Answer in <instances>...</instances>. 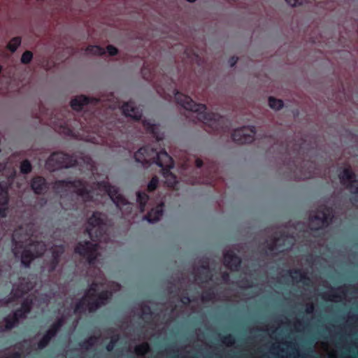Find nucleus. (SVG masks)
Returning <instances> with one entry per match:
<instances>
[{"instance_id": "nucleus-1", "label": "nucleus", "mask_w": 358, "mask_h": 358, "mask_svg": "<svg viewBox=\"0 0 358 358\" xmlns=\"http://www.w3.org/2000/svg\"><path fill=\"white\" fill-rule=\"evenodd\" d=\"M220 266L210 262L208 259L196 261L193 268L194 281L182 278L169 287L170 294L176 293L177 301L184 305L189 303L194 311L199 302L204 305L213 303L220 299V295L215 293V287L221 282L229 281V273L217 271Z\"/></svg>"}, {"instance_id": "nucleus-2", "label": "nucleus", "mask_w": 358, "mask_h": 358, "mask_svg": "<svg viewBox=\"0 0 358 358\" xmlns=\"http://www.w3.org/2000/svg\"><path fill=\"white\" fill-rule=\"evenodd\" d=\"M53 187L61 195H66L69 192H75L84 201H90L95 193L100 194L102 192H106L124 215H129L133 209V204L125 198L120 189L108 182H98L90 185L82 180H58L55 182Z\"/></svg>"}, {"instance_id": "nucleus-3", "label": "nucleus", "mask_w": 358, "mask_h": 358, "mask_svg": "<svg viewBox=\"0 0 358 358\" xmlns=\"http://www.w3.org/2000/svg\"><path fill=\"white\" fill-rule=\"evenodd\" d=\"M278 281L280 283H301L303 286L308 287L304 288V289L310 292L309 287L310 286L314 294L320 295L325 301L338 302L345 299V301H351L353 298L358 297V290L353 286H345L334 289L329 286V283L324 280H320L317 282H313L301 270L285 271L278 277Z\"/></svg>"}, {"instance_id": "nucleus-4", "label": "nucleus", "mask_w": 358, "mask_h": 358, "mask_svg": "<svg viewBox=\"0 0 358 358\" xmlns=\"http://www.w3.org/2000/svg\"><path fill=\"white\" fill-rule=\"evenodd\" d=\"M308 324L304 321L296 320L293 324L285 317L280 322H276V327H266L264 334L269 336L274 342L270 348L269 353L276 358H299V352L295 342H288L287 336L292 331H301Z\"/></svg>"}, {"instance_id": "nucleus-5", "label": "nucleus", "mask_w": 358, "mask_h": 358, "mask_svg": "<svg viewBox=\"0 0 358 358\" xmlns=\"http://www.w3.org/2000/svg\"><path fill=\"white\" fill-rule=\"evenodd\" d=\"M120 287L118 283L106 282L103 274L99 271L89 289L80 301L75 302L73 306L69 310L67 315H70L72 311L75 313H80L87 310L89 312L95 311L108 302L113 291H118Z\"/></svg>"}, {"instance_id": "nucleus-6", "label": "nucleus", "mask_w": 358, "mask_h": 358, "mask_svg": "<svg viewBox=\"0 0 358 358\" xmlns=\"http://www.w3.org/2000/svg\"><path fill=\"white\" fill-rule=\"evenodd\" d=\"M107 217L105 214L94 212L87 221L86 230L92 241L80 242L75 248L76 253L85 259L90 264H94L101 255L100 250L102 242H106L108 236L106 235Z\"/></svg>"}, {"instance_id": "nucleus-7", "label": "nucleus", "mask_w": 358, "mask_h": 358, "mask_svg": "<svg viewBox=\"0 0 358 358\" xmlns=\"http://www.w3.org/2000/svg\"><path fill=\"white\" fill-rule=\"evenodd\" d=\"M176 102L188 111L185 115L193 122L200 121L214 130H217L224 123V120L218 114L206 112L203 104H196L193 100L184 94L173 90Z\"/></svg>"}, {"instance_id": "nucleus-8", "label": "nucleus", "mask_w": 358, "mask_h": 358, "mask_svg": "<svg viewBox=\"0 0 358 358\" xmlns=\"http://www.w3.org/2000/svg\"><path fill=\"white\" fill-rule=\"evenodd\" d=\"M306 228V226L303 222H298L279 229L275 232L272 239L266 241L265 252L267 254H276L291 249L295 240L292 236H288L286 234H293L294 230L301 231H304Z\"/></svg>"}, {"instance_id": "nucleus-9", "label": "nucleus", "mask_w": 358, "mask_h": 358, "mask_svg": "<svg viewBox=\"0 0 358 358\" xmlns=\"http://www.w3.org/2000/svg\"><path fill=\"white\" fill-rule=\"evenodd\" d=\"M134 158L136 162L140 163L145 168L149 167L152 164H156L162 168L174 166L173 159L166 151L162 150L158 152L149 146L138 149L134 154Z\"/></svg>"}, {"instance_id": "nucleus-10", "label": "nucleus", "mask_w": 358, "mask_h": 358, "mask_svg": "<svg viewBox=\"0 0 358 358\" xmlns=\"http://www.w3.org/2000/svg\"><path fill=\"white\" fill-rule=\"evenodd\" d=\"M48 124L58 133L66 136L73 135V131L78 129V123L74 119V114L66 108L52 111Z\"/></svg>"}, {"instance_id": "nucleus-11", "label": "nucleus", "mask_w": 358, "mask_h": 358, "mask_svg": "<svg viewBox=\"0 0 358 358\" xmlns=\"http://www.w3.org/2000/svg\"><path fill=\"white\" fill-rule=\"evenodd\" d=\"M287 174L291 180H308L317 175V167L313 162L300 155L289 163Z\"/></svg>"}, {"instance_id": "nucleus-12", "label": "nucleus", "mask_w": 358, "mask_h": 358, "mask_svg": "<svg viewBox=\"0 0 358 358\" xmlns=\"http://www.w3.org/2000/svg\"><path fill=\"white\" fill-rule=\"evenodd\" d=\"M46 250L47 246L44 242L34 241L33 237L22 250L15 247L12 248V252L15 258L20 259L24 266L29 267L30 263L35 258L42 256Z\"/></svg>"}, {"instance_id": "nucleus-13", "label": "nucleus", "mask_w": 358, "mask_h": 358, "mask_svg": "<svg viewBox=\"0 0 358 358\" xmlns=\"http://www.w3.org/2000/svg\"><path fill=\"white\" fill-rule=\"evenodd\" d=\"M333 217L334 214L331 208L327 206H320L310 213L308 228L311 231L323 229L331 224Z\"/></svg>"}, {"instance_id": "nucleus-14", "label": "nucleus", "mask_w": 358, "mask_h": 358, "mask_svg": "<svg viewBox=\"0 0 358 358\" xmlns=\"http://www.w3.org/2000/svg\"><path fill=\"white\" fill-rule=\"evenodd\" d=\"M32 301L27 299L22 303L20 309L16 310L3 318L0 322V331H8L24 321L31 308Z\"/></svg>"}, {"instance_id": "nucleus-15", "label": "nucleus", "mask_w": 358, "mask_h": 358, "mask_svg": "<svg viewBox=\"0 0 358 358\" xmlns=\"http://www.w3.org/2000/svg\"><path fill=\"white\" fill-rule=\"evenodd\" d=\"M77 163L78 159L76 156L63 152H55L46 159L45 168L52 172L61 169L73 167Z\"/></svg>"}, {"instance_id": "nucleus-16", "label": "nucleus", "mask_w": 358, "mask_h": 358, "mask_svg": "<svg viewBox=\"0 0 358 358\" xmlns=\"http://www.w3.org/2000/svg\"><path fill=\"white\" fill-rule=\"evenodd\" d=\"M35 231V226L31 223L25 224L15 229L12 236V248L17 247L19 250H22L34 237Z\"/></svg>"}, {"instance_id": "nucleus-17", "label": "nucleus", "mask_w": 358, "mask_h": 358, "mask_svg": "<svg viewBox=\"0 0 358 358\" xmlns=\"http://www.w3.org/2000/svg\"><path fill=\"white\" fill-rule=\"evenodd\" d=\"M341 183L345 186L355 196L352 199V203L358 207V180H355V174L350 169H345L340 174Z\"/></svg>"}, {"instance_id": "nucleus-18", "label": "nucleus", "mask_w": 358, "mask_h": 358, "mask_svg": "<svg viewBox=\"0 0 358 358\" xmlns=\"http://www.w3.org/2000/svg\"><path fill=\"white\" fill-rule=\"evenodd\" d=\"M241 248L240 245H235L225 248L222 252L223 264L231 271H236L240 266L241 260L236 252H240Z\"/></svg>"}, {"instance_id": "nucleus-19", "label": "nucleus", "mask_w": 358, "mask_h": 358, "mask_svg": "<svg viewBox=\"0 0 358 358\" xmlns=\"http://www.w3.org/2000/svg\"><path fill=\"white\" fill-rule=\"evenodd\" d=\"M99 99L92 96H86L84 94H79L73 96L69 101V106L71 109L76 112L82 111L85 107L88 106H95L99 102Z\"/></svg>"}, {"instance_id": "nucleus-20", "label": "nucleus", "mask_w": 358, "mask_h": 358, "mask_svg": "<svg viewBox=\"0 0 358 358\" xmlns=\"http://www.w3.org/2000/svg\"><path fill=\"white\" fill-rule=\"evenodd\" d=\"M255 134V127H244L234 131L232 139L238 144L250 143L254 141Z\"/></svg>"}, {"instance_id": "nucleus-21", "label": "nucleus", "mask_w": 358, "mask_h": 358, "mask_svg": "<svg viewBox=\"0 0 358 358\" xmlns=\"http://www.w3.org/2000/svg\"><path fill=\"white\" fill-rule=\"evenodd\" d=\"M66 316H62L58 318L57 320L52 324L50 328L38 343V349H43L48 345L50 341L55 336L58 330L64 324Z\"/></svg>"}, {"instance_id": "nucleus-22", "label": "nucleus", "mask_w": 358, "mask_h": 358, "mask_svg": "<svg viewBox=\"0 0 358 358\" xmlns=\"http://www.w3.org/2000/svg\"><path fill=\"white\" fill-rule=\"evenodd\" d=\"M8 159L3 162H0V176L5 175L7 171ZM8 196L6 188L3 187L0 183V215L1 217L6 216V210L8 208Z\"/></svg>"}, {"instance_id": "nucleus-23", "label": "nucleus", "mask_w": 358, "mask_h": 358, "mask_svg": "<svg viewBox=\"0 0 358 358\" xmlns=\"http://www.w3.org/2000/svg\"><path fill=\"white\" fill-rule=\"evenodd\" d=\"M34 283L31 282L28 278H22L20 281V284L17 286H15L10 293V296L8 299L5 300V303H10L12 299L15 297H21L24 293L27 292L30 289H33Z\"/></svg>"}, {"instance_id": "nucleus-24", "label": "nucleus", "mask_w": 358, "mask_h": 358, "mask_svg": "<svg viewBox=\"0 0 358 358\" xmlns=\"http://www.w3.org/2000/svg\"><path fill=\"white\" fill-rule=\"evenodd\" d=\"M247 283L244 282V280H238L236 282H232L233 286H236L238 289V292L241 293L243 297L241 299H249L257 294L258 288L248 282V280H246Z\"/></svg>"}, {"instance_id": "nucleus-25", "label": "nucleus", "mask_w": 358, "mask_h": 358, "mask_svg": "<svg viewBox=\"0 0 358 358\" xmlns=\"http://www.w3.org/2000/svg\"><path fill=\"white\" fill-rule=\"evenodd\" d=\"M122 113L132 120H140L142 116L141 110L137 108L134 102L129 101L124 103L122 108Z\"/></svg>"}, {"instance_id": "nucleus-26", "label": "nucleus", "mask_w": 358, "mask_h": 358, "mask_svg": "<svg viewBox=\"0 0 358 358\" xmlns=\"http://www.w3.org/2000/svg\"><path fill=\"white\" fill-rule=\"evenodd\" d=\"M30 187L36 194H43L48 192L49 186L45 179L41 176H34L30 181Z\"/></svg>"}, {"instance_id": "nucleus-27", "label": "nucleus", "mask_w": 358, "mask_h": 358, "mask_svg": "<svg viewBox=\"0 0 358 358\" xmlns=\"http://www.w3.org/2000/svg\"><path fill=\"white\" fill-rule=\"evenodd\" d=\"M163 215V203L158 205L155 208H152L148 215L143 217V220H148V222L154 224L158 222Z\"/></svg>"}, {"instance_id": "nucleus-28", "label": "nucleus", "mask_w": 358, "mask_h": 358, "mask_svg": "<svg viewBox=\"0 0 358 358\" xmlns=\"http://www.w3.org/2000/svg\"><path fill=\"white\" fill-rule=\"evenodd\" d=\"M64 250L62 246H55L52 248V259L50 264L47 265L48 271H52L55 269L59 262V257L63 254Z\"/></svg>"}, {"instance_id": "nucleus-29", "label": "nucleus", "mask_w": 358, "mask_h": 358, "mask_svg": "<svg viewBox=\"0 0 358 358\" xmlns=\"http://www.w3.org/2000/svg\"><path fill=\"white\" fill-rule=\"evenodd\" d=\"M141 122L145 129L151 132L157 141L163 138V134H159L157 125L152 124L150 120H143Z\"/></svg>"}, {"instance_id": "nucleus-30", "label": "nucleus", "mask_w": 358, "mask_h": 358, "mask_svg": "<svg viewBox=\"0 0 358 358\" xmlns=\"http://www.w3.org/2000/svg\"><path fill=\"white\" fill-rule=\"evenodd\" d=\"M171 168H162V174L166 179V183L169 187H173L178 183L176 176L170 171Z\"/></svg>"}, {"instance_id": "nucleus-31", "label": "nucleus", "mask_w": 358, "mask_h": 358, "mask_svg": "<svg viewBox=\"0 0 358 358\" xmlns=\"http://www.w3.org/2000/svg\"><path fill=\"white\" fill-rule=\"evenodd\" d=\"M152 306H153V303H152V306H149L146 303H143L141 306V317L146 322H148V321L152 319V315L155 314L152 311Z\"/></svg>"}, {"instance_id": "nucleus-32", "label": "nucleus", "mask_w": 358, "mask_h": 358, "mask_svg": "<svg viewBox=\"0 0 358 358\" xmlns=\"http://www.w3.org/2000/svg\"><path fill=\"white\" fill-rule=\"evenodd\" d=\"M85 52L88 56H101L106 53L105 49L99 45H89Z\"/></svg>"}, {"instance_id": "nucleus-33", "label": "nucleus", "mask_w": 358, "mask_h": 358, "mask_svg": "<svg viewBox=\"0 0 358 358\" xmlns=\"http://www.w3.org/2000/svg\"><path fill=\"white\" fill-rule=\"evenodd\" d=\"M29 353V351L19 352L18 351H15L14 349H8L0 352V358H20L22 355H27Z\"/></svg>"}, {"instance_id": "nucleus-34", "label": "nucleus", "mask_w": 358, "mask_h": 358, "mask_svg": "<svg viewBox=\"0 0 358 358\" xmlns=\"http://www.w3.org/2000/svg\"><path fill=\"white\" fill-rule=\"evenodd\" d=\"M268 104L272 110L275 111H278L284 107V102L282 99L271 96L268 98Z\"/></svg>"}, {"instance_id": "nucleus-35", "label": "nucleus", "mask_w": 358, "mask_h": 358, "mask_svg": "<svg viewBox=\"0 0 358 358\" xmlns=\"http://www.w3.org/2000/svg\"><path fill=\"white\" fill-rule=\"evenodd\" d=\"M22 38L20 36H15L12 38L6 45V48L11 52L14 53L17 48L21 45Z\"/></svg>"}, {"instance_id": "nucleus-36", "label": "nucleus", "mask_w": 358, "mask_h": 358, "mask_svg": "<svg viewBox=\"0 0 358 358\" xmlns=\"http://www.w3.org/2000/svg\"><path fill=\"white\" fill-rule=\"evenodd\" d=\"M136 196L140 210L143 212L145 210V206L148 201V196L145 192H138Z\"/></svg>"}, {"instance_id": "nucleus-37", "label": "nucleus", "mask_w": 358, "mask_h": 358, "mask_svg": "<svg viewBox=\"0 0 358 358\" xmlns=\"http://www.w3.org/2000/svg\"><path fill=\"white\" fill-rule=\"evenodd\" d=\"M347 324L348 326H352L353 330L351 331V334L358 331V315H349Z\"/></svg>"}, {"instance_id": "nucleus-38", "label": "nucleus", "mask_w": 358, "mask_h": 358, "mask_svg": "<svg viewBox=\"0 0 358 358\" xmlns=\"http://www.w3.org/2000/svg\"><path fill=\"white\" fill-rule=\"evenodd\" d=\"M20 170L22 174H28L32 171V166L28 159L23 160L20 165Z\"/></svg>"}, {"instance_id": "nucleus-39", "label": "nucleus", "mask_w": 358, "mask_h": 358, "mask_svg": "<svg viewBox=\"0 0 358 358\" xmlns=\"http://www.w3.org/2000/svg\"><path fill=\"white\" fill-rule=\"evenodd\" d=\"M320 345L324 353L325 354V356H327V358H337L336 352L334 350H330L327 343H322Z\"/></svg>"}, {"instance_id": "nucleus-40", "label": "nucleus", "mask_w": 358, "mask_h": 358, "mask_svg": "<svg viewBox=\"0 0 358 358\" xmlns=\"http://www.w3.org/2000/svg\"><path fill=\"white\" fill-rule=\"evenodd\" d=\"M33 59V53L30 50L24 52L20 58V62L22 64H29Z\"/></svg>"}, {"instance_id": "nucleus-41", "label": "nucleus", "mask_w": 358, "mask_h": 358, "mask_svg": "<svg viewBox=\"0 0 358 358\" xmlns=\"http://www.w3.org/2000/svg\"><path fill=\"white\" fill-rule=\"evenodd\" d=\"M99 341V338L95 336L89 338L87 341L83 342L81 345V348L85 350H88L90 347L95 345Z\"/></svg>"}, {"instance_id": "nucleus-42", "label": "nucleus", "mask_w": 358, "mask_h": 358, "mask_svg": "<svg viewBox=\"0 0 358 358\" xmlns=\"http://www.w3.org/2000/svg\"><path fill=\"white\" fill-rule=\"evenodd\" d=\"M149 350V345L148 343H144L141 345L135 347V352L138 355H143L147 352Z\"/></svg>"}, {"instance_id": "nucleus-43", "label": "nucleus", "mask_w": 358, "mask_h": 358, "mask_svg": "<svg viewBox=\"0 0 358 358\" xmlns=\"http://www.w3.org/2000/svg\"><path fill=\"white\" fill-rule=\"evenodd\" d=\"M238 298H240V296H238ZM218 301H238V299H237V296L234 295L233 297L231 295V294L227 292L226 294H224L223 296L220 295V299Z\"/></svg>"}, {"instance_id": "nucleus-44", "label": "nucleus", "mask_w": 358, "mask_h": 358, "mask_svg": "<svg viewBox=\"0 0 358 358\" xmlns=\"http://www.w3.org/2000/svg\"><path fill=\"white\" fill-rule=\"evenodd\" d=\"M105 50H106V52H107L109 56L117 55L119 52L118 49L112 45H107Z\"/></svg>"}, {"instance_id": "nucleus-45", "label": "nucleus", "mask_w": 358, "mask_h": 358, "mask_svg": "<svg viewBox=\"0 0 358 358\" xmlns=\"http://www.w3.org/2000/svg\"><path fill=\"white\" fill-rule=\"evenodd\" d=\"M158 181V178L156 176L153 177L148 185V189L150 191H153L154 189H155V188L157 186Z\"/></svg>"}, {"instance_id": "nucleus-46", "label": "nucleus", "mask_w": 358, "mask_h": 358, "mask_svg": "<svg viewBox=\"0 0 358 358\" xmlns=\"http://www.w3.org/2000/svg\"><path fill=\"white\" fill-rule=\"evenodd\" d=\"M286 2L292 7H296L303 5L306 0H285Z\"/></svg>"}, {"instance_id": "nucleus-47", "label": "nucleus", "mask_w": 358, "mask_h": 358, "mask_svg": "<svg viewBox=\"0 0 358 358\" xmlns=\"http://www.w3.org/2000/svg\"><path fill=\"white\" fill-rule=\"evenodd\" d=\"M222 342L227 346H230L234 343V338L231 335L224 336L222 339Z\"/></svg>"}, {"instance_id": "nucleus-48", "label": "nucleus", "mask_w": 358, "mask_h": 358, "mask_svg": "<svg viewBox=\"0 0 358 358\" xmlns=\"http://www.w3.org/2000/svg\"><path fill=\"white\" fill-rule=\"evenodd\" d=\"M119 338L116 336H113L111 337V340L110 343L107 345L106 348L108 351H110L113 349L115 346V343L118 341Z\"/></svg>"}, {"instance_id": "nucleus-49", "label": "nucleus", "mask_w": 358, "mask_h": 358, "mask_svg": "<svg viewBox=\"0 0 358 358\" xmlns=\"http://www.w3.org/2000/svg\"><path fill=\"white\" fill-rule=\"evenodd\" d=\"M84 163L87 164V166H89L90 169H92L94 167V162L90 157L85 156L82 158Z\"/></svg>"}, {"instance_id": "nucleus-50", "label": "nucleus", "mask_w": 358, "mask_h": 358, "mask_svg": "<svg viewBox=\"0 0 358 358\" xmlns=\"http://www.w3.org/2000/svg\"><path fill=\"white\" fill-rule=\"evenodd\" d=\"M194 164L196 168L201 169L206 164V163L202 159L196 157L194 161Z\"/></svg>"}, {"instance_id": "nucleus-51", "label": "nucleus", "mask_w": 358, "mask_h": 358, "mask_svg": "<svg viewBox=\"0 0 358 358\" xmlns=\"http://www.w3.org/2000/svg\"><path fill=\"white\" fill-rule=\"evenodd\" d=\"M238 58L237 57H231V58H229V64L231 67H233L236 65V64L238 62Z\"/></svg>"}, {"instance_id": "nucleus-52", "label": "nucleus", "mask_w": 358, "mask_h": 358, "mask_svg": "<svg viewBox=\"0 0 358 358\" xmlns=\"http://www.w3.org/2000/svg\"><path fill=\"white\" fill-rule=\"evenodd\" d=\"M313 310H314L313 305L312 303L311 304L307 303L306 309V313L308 315L312 314L313 312Z\"/></svg>"}, {"instance_id": "nucleus-53", "label": "nucleus", "mask_w": 358, "mask_h": 358, "mask_svg": "<svg viewBox=\"0 0 358 358\" xmlns=\"http://www.w3.org/2000/svg\"><path fill=\"white\" fill-rule=\"evenodd\" d=\"M105 143L108 145L109 147L110 148H115V147H117L119 146V145H116V144H113L112 143V142L110 141V140H106L105 141Z\"/></svg>"}, {"instance_id": "nucleus-54", "label": "nucleus", "mask_w": 358, "mask_h": 358, "mask_svg": "<svg viewBox=\"0 0 358 358\" xmlns=\"http://www.w3.org/2000/svg\"><path fill=\"white\" fill-rule=\"evenodd\" d=\"M20 345L23 348H28L30 346V342L29 341H24Z\"/></svg>"}, {"instance_id": "nucleus-55", "label": "nucleus", "mask_w": 358, "mask_h": 358, "mask_svg": "<svg viewBox=\"0 0 358 358\" xmlns=\"http://www.w3.org/2000/svg\"><path fill=\"white\" fill-rule=\"evenodd\" d=\"M87 141H91L94 143H99V141L96 139H95L94 138H90V139H87Z\"/></svg>"}, {"instance_id": "nucleus-56", "label": "nucleus", "mask_w": 358, "mask_h": 358, "mask_svg": "<svg viewBox=\"0 0 358 358\" xmlns=\"http://www.w3.org/2000/svg\"><path fill=\"white\" fill-rule=\"evenodd\" d=\"M15 171L12 169L11 171H10V176H12V178L15 176Z\"/></svg>"}, {"instance_id": "nucleus-57", "label": "nucleus", "mask_w": 358, "mask_h": 358, "mask_svg": "<svg viewBox=\"0 0 358 358\" xmlns=\"http://www.w3.org/2000/svg\"><path fill=\"white\" fill-rule=\"evenodd\" d=\"M187 2L189 3H194L195 2L196 0H186Z\"/></svg>"}, {"instance_id": "nucleus-58", "label": "nucleus", "mask_w": 358, "mask_h": 358, "mask_svg": "<svg viewBox=\"0 0 358 358\" xmlns=\"http://www.w3.org/2000/svg\"><path fill=\"white\" fill-rule=\"evenodd\" d=\"M152 336V334H147L145 336V337H148V336Z\"/></svg>"}, {"instance_id": "nucleus-59", "label": "nucleus", "mask_w": 358, "mask_h": 358, "mask_svg": "<svg viewBox=\"0 0 358 358\" xmlns=\"http://www.w3.org/2000/svg\"><path fill=\"white\" fill-rule=\"evenodd\" d=\"M248 277L251 278V275H245V278H248Z\"/></svg>"}, {"instance_id": "nucleus-60", "label": "nucleus", "mask_w": 358, "mask_h": 358, "mask_svg": "<svg viewBox=\"0 0 358 358\" xmlns=\"http://www.w3.org/2000/svg\"><path fill=\"white\" fill-rule=\"evenodd\" d=\"M171 306H172V305H171ZM173 307H171V312H173Z\"/></svg>"}, {"instance_id": "nucleus-61", "label": "nucleus", "mask_w": 358, "mask_h": 358, "mask_svg": "<svg viewBox=\"0 0 358 358\" xmlns=\"http://www.w3.org/2000/svg\"><path fill=\"white\" fill-rule=\"evenodd\" d=\"M1 152V149L0 148V152Z\"/></svg>"}, {"instance_id": "nucleus-62", "label": "nucleus", "mask_w": 358, "mask_h": 358, "mask_svg": "<svg viewBox=\"0 0 358 358\" xmlns=\"http://www.w3.org/2000/svg\"><path fill=\"white\" fill-rule=\"evenodd\" d=\"M1 152V149L0 148V152Z\"/></svg>"}, {"instance_id": "nucleus-63", "label": "nucleus", "mask_w": 358, "mask_h": 358, "mask_svg": "<svg viewBox=\"0 0 358 358\" xmlns=\"http://www.w3.org/2000/svg\"><path fill=\"white\" fill-rule=\"evenodd\" d=\"M259 358H264V357H259Z\"/></svg>"}]
</instances>
